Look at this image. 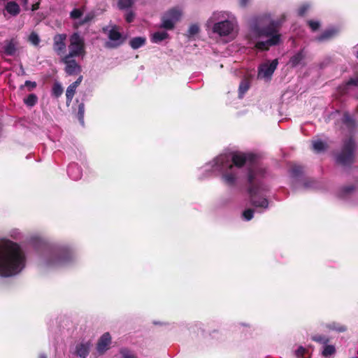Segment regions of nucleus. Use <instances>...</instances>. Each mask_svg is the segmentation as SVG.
Returning a JSON list of instances; mask_svg holds the SVG:
<instances>
[{
	"label": "nucleus",
	"mask_w": 358,
	"mask_h": 358,
	"mask_svg": "<svg viewBox=\"0 0 358 358\" xmlns=\"http://www.w3.org/2000/svg\"><path fill=\"white\" fill-rule=\"evenodd\" d=\"M111 336L108 332L104 333L98 340L96 350L99 355H103L110 347Z\"/></svg>",
	"instance_id": "12"
},
{
	"label": "nucleus",
	"mask_w": 358,
	"mask_h": 358,
	"mask_svg": "<svg viewBox=\"0 0 358 358\" xmlns=\"http://www.w3.org/2000/svg\"><path fill=\"white\" fill-rule=\"evenodd\" d=\"M312 340L321 343V344H327L329 342V338L323 335H315L312 337Z\"/></svg>",
	"instance_id": "33"
},
{
	"label": "nucleus",
	"mask_w": 358,
	"mask_h": 358,
	"mask_svg": "<svg viewBox=\"0 0 358 358\" xmlns=\"http://www.w3.org/2000/svg\"><path fill=\"white\" fill-rule=\"evenodd\" d=\"M120 353L123 358H137V357L128 348H124L120 350Z\"/></svg>",
	"instance_id": "35"
},
{
	"label": "nucleus",
	"mask_w": 358,
	"mask_h": 358,
	"mask_svg": "<svg viewBox=\"0 0 358 358\" xmlns=\"http://www.w3.org/2000/svg\"><path fill=\"white\" fill-rule=\"evenodd\" d=\"M29 41L34 45H38L40 43L39 36L35 32H32L30 34L29 36Z\"/></svg>",
	"instance_id": "38"
},
{
	"label": "nucleus",
	"mask_w": 358,
	"mask_h": 358,
	"mask_svg": "<svg viewBox=\"0 0 358 358\" xmlns=\"http://www.w3.org/2000/svg\"><path fill=\"white\" fill-rule=\"evenodd\" d=\"M358 79L351 78L347 82V85H357Z\"/></svg>",
	"instance_id": "48"
},
{
	"label": "nucleus",
	"mask_w": 358,
	"mask_h": 358,
	"mask_svg": "<svg viewBox=\"0 0 358 358\" xmlns=\"http://www.w3.org/2000/svg\"><path fill=\"white\" fill-rule=\"evenodd\" d=\"M3 51L6 55L13 56L15 55L16 47L13 40H10L3 46Z\"/></svg>",
	"instance_id": "22"
},
{
	"label": "nucleus",
	"mask_w": 358,
	"mask_h": 358,
	"mask_svg": "<svg viewBox=\"0 0 358 358\" xmlns=\"http://www.w3.org/2000/svg\"><path fill=\"white\" fill-rule=\"evenodd\" d=\"M305 59V54L303 50L294 54L289 60V64L292 67H296Z\"/></svg>",
	"instance_id": "14"
},
{
	"label": "nucleus",
	"mask_w": 358,
	"mask_h": 358,
	"mask_svg": "<svg viewBox=\"0 0 358 358\" xmlns=\"http://www.w3.org/2000/svg\"><path fill=\"white\" fill-rule=\"evenodd\" d=\"M357 58H358V52H357Z\"/></svg>",
	"instance_id": "57"
},
{
	"label": "nucleus",
	"mask_w": 358,
	"mask_h": 358,
	"mask_svg": "<svg viewBox=\"0 0 358 358\" xmlns=\"http://www.w3.org/2000/svg\"><path fill=\"white\" fill-rule=\"evenodd\" d=\"M335 352L336 348L334 345L325 344L322 355L323 357H327L335 354Z\"/></svg>",
	"instance_id": "31"
},
{
	"label": "nucleus",
	"mask_w": 358,
	"mask_h": 358,
	"mask_svg": "<svg viewBox=\"0 0 358 358\" xmlns=\"http://www.w3.org/2000/svg\"><path fill=\"white\" fill-rule=\"evenodd\" d=\"M66 34H57L53 38V49L57 55L64 53L66 50Z\"/></svg>",
	"instance_id": "11"
},
{
	"label": "nucleus",
	"mask_w": 358,
	"mask_h": 358,
	"mask_svg": "<svg viewBox=\"0 0 358 358\" xmlns=\"http://www.w3.org/2000/svg\"><path fill=\"white\" fill-rule=\"evenodd\" d=\"M23 3H24V5H27L28 3V0H24Z\"/></svg>",
	"instance_id": "53"
},
{
	"label": "nucleus",
	"mask_w": 358,
	"mask_h": 358,
	"mask_svg": "<svg viewBox=\"0 0 358 358\" xmlns=\"http://www.w3.org/2000/svg\"><path fill=\"white\" fill-rule=\"evenodd\" d=\"M248 1H249V0H241V1H240L241 6L243 7L246 6Z\"/></svg>",
	"instance_id": "50"
},
{
	"label": "nucleus",
	"mask_w": 358,
	"mask_h": 358,
	"mask_svg": "<svg viewBox=\"0 0 358 358\" xmlns=\"http://www.w3.org/2000/svg\"><path fill=\"white\" fill-rule=\"evenodd\" d=\"M278 64L277 59L272 60L269 64L265 63L259 67L258 78H271Z\"/></svg>",
	"instance_id": "9"
},
{
	"label": "nucleus",
	"mask_w": 358,
	"mask_h": 358,
	"mask_svg": "<svg viewBox=\"0 0 358 358\" xmlns=\"http://www.w3.org/2000/svg\"><path fill=\"white\" fill-rule=\"evenodd\" d=\"M108 37L111 41L106 43L105 47L108 48H116L122 45L124 41L122 34L118 31L115 27H113L109 31Z\"/></svg>",
	"instance_id": "8"
},
{
	"label": "nucleus",
	"mask_w": 358,
	"mask_h": 358,
	"mask_svg": "<svg viewBox=\"0 0 358 358\" xmlns=\"http://www.w3.org/2000/svg\"><path fill=\"white\" fill-rule=\"evenodd\" d=\"M231 162L226 155L219 156L216 159V164H220L222 169L226 166L229 170H233L234 166L242 168L248 164V192L250 203L255 207L266 208L268 206V200L262 197L257 199L261 192L266 190L263 182L267 172L266 168L257 162V156L252 153L234 152L232 154Z\"/></svg>",
	"instance_id": "1"
},
{
	"label": "nucleus",
	"mask_w": 358,
	"mask_h": 358,
	"mask_svg": "<svg viewBox=\"0 0 358 358\" xmlns=\"http://www.w3.org/2000/svg\"><path fill=\"white\" fill-rule=\"evenodd\" d=\"M169 37V34L166 31H157L154 33L151 38V41L155 43H159Z\"/></svg>",
	"instance_id": "21"
},
{
	"label": "nucleus",
	"mask_w": 358,
	"mask_h": 358,
	"mask_svg": "<svg viewBox=\"0 0 358 358\" xmlns=\"http://www.w3.org/2000/svg\"><path fill=\"white\" fill-rule=\"evenodd\" d=\"M175 22L165 14L162 17L161 28L172 30L174 28Z\"/></svg>",
	"instance_id": "20"
},
{
	"label": "nucleus",
	"mask_w": 358,
	"mask_h": 358,
	"mask_svg": "<svg viewBox=\"0 0 358 358\" xmlns=\"http://www.w3.org/2000/svg\"><path fill=\"white\" fill-rule=\"evenodd\" d=\"M69 52L68 55L79 57L85 54V41L79 34L73 33L70 37Z\"/></svg>",
	"instance_id": "5"
},
{
	"label": "nucleus",
	"mask_w": 358,
	"mask_h": 358,
	"mask_svg": "<svg viewBox=\"0 0 358 358\" xmlns=\"http://www.w3.org/2000/svg\"><path fill=\"white\" fill-rule=\"evenodd\" d=\"M306 349L302 347V346H300L296 351V357H303L306 353Z\"/></svg>",
	"instance_id": "45"
},
{
	"label": "nucleus",
	"mask_w": 358,
	"mask_h": 358,
	"mask_svg": "<svg viewBox=\"0 0 358 358\" xmlns=\"http://www.w3.org/2000/svg\"><path fill=\"white\" fill-rule=\"evenodd\" d=\"M24 86L28 88L29 91H31L36 87L37 84L35 81L26 80Z\"/></svg>",
	"instance_id": "43"
},
{
	"label": "nucleus",
	"mask_w": 358,
	"mask_h": 358,
	"mask_svg": "<svg viewBox=\"0 0 358 358\" xmlns=\"http://www.w3.org/2000/svg\"><path fill=\"white\" fill-rule=\"evenodd\" d=\"M90 352V344L88 343H80L76 346V353L78 356L82 358H86L89 355Z\"/></svg>",
	"instance_id": "18"
},
{
	"label": "nucleus",
	"mask_w": 358,
	"mask_h": 358,
	"mask_svg": "<svg viewBox=\"0 0 358 358\" xmlns=\"http://www.w3.org/2000/svg\"><path fill=\"white\" fill-rule=\"evenodd\" d=\"M74 169H76L77 171H79V167L78 166L77 164H71V166H69V168H68V173H69V174L71 175L72 171Z\"/></svg>",
	"instance_id": "46"
},
{
	"label": "nucleus",
	"mask_w": 358,
	"mask_h": 358,
	"mask_svg": "<svg viewBox=\"0 0 358 358\" xmlns=\"http://www.w3.org/2000/svg\"><path fill=\"white\" fill-rule=\"evenodd\" d=\"M217 168L220 171L222 172V179L229 186H234L236 184L237 180L236 173L232 170H229L227 167L224 166L222 169V165L220 164H216Z\"/></svg>",
	"instance_id": "10"
},
{
	"label": "nucleus",
	"mask_w": 358,
	"mask_h": 358,
	"mask_svg": "<svg viewBox=\"0 0 358 358\" xmlns=\"http://www.w3.org/2000/svg\"><path fill=\"white\" fill-rule=\"evenodd\" d=\"M234 28V23L228 20L215 22L213 25V31L220 36H229Z\"/></svg>",
	"instance_id": "7"
},
{
	"label": "nucleus",
	"mask_w": 358,
	"mask_h": 358,
	"mask_svg": "<svg viewBox=\"0 0 358 358\" xmlns=\"http://www.w3.org/2000/svg\"><path fill=\"white\" fill-rule=\"evenodd\" d=\"M56 259L54 260V264H62L70 261L72 258V252L67 248L59 249L55 254Z\"/></svg>",
	"instance_id": "13"
},
{
	"label": "nucleus",
	"mask_w": 358,
	"mask_h": 358,
	"mask_svg": "<svg viewBox=\"0 0 358 358\" xmlns=\"http://www.w3.org/2000/svg\"><path fill=\"white\" fill-rule=\"evenodd\" d=\"M77 87H75L71 84L67 87L66 91V105L69 106L72 101V99L74 96Z\"/></svg>",
	"instance_id": "25"
},
{
	"label": "nucleus",
	"mask_w": 358,
	"mask_h": 358,
	"mask_svg": "<svg viewBox=\"0 0 358 358\" xmlns=\"http://www.w3.org/2000/svg\"><path fill=\"white\" fill-rule=\"evenodd\" d=\"M304 185H305V187H309V185H308V183H306V182L304 184Z\"/></svg>",
	"instance_id": "55"
},
{
	"label": "nucleus",
	"mask_w": 358,
	"mask_h": 358,
	"mask_svg": "<svg viewBox=\"0 0 358 358\" xmlns=\"http://www.w3.org/2000/svg\"><path fill=\"white\" fill-rule=\"evenodd\" d=\"M327 327L330 330L335 331L338 333H342L347 331L346 326L337 322L329 324Z\"/></svg>",
	"instance_id": "28"
},
{
	"label": "nucleus",
	"mask_w": 358,
	"mask_h": 358,
	"mask_svg": "<svg viewBox=\"0 0 358 358\" xmlns=\"http://www.w3.org/2000/svg\"><path fill=\"white\" fill-rule=\"evenodd\" d=\"M73 57H75L66 55L62 59V62L65 64L64 71L69 76L78 75L82 71L80 65L77 63Z\"/></svg>",
	"instance_id": "6"
},
{
	"label": "nucleus",
	"mask_w": 358,
	"mask_h": 358,
	"mask_svg": "<svg viewBox=\"0 0 358 358\" xmlns=\"http://www.w3.org/2000/svg\"><path fill=\"white\" fill-rule=\"evenodd\" d=\"M38 102V96L35 94H30L24 99V103L29 107L34 106Z\"/></svg>",
	"instance_id": "27"
},
{
	"label": "nucleus",
	"mask_w": 358,
	"mask_h": 358,
	"mask_svg": "<svg viewBox=\"0 0 358 358\" xmlns=\"http://www.w3.org/2000/svg\"><path fill=\"white\" fill-rule=\"evenodd\" d=\"M84 114H85V104L83 103H80L78 105L77 117L80 122V124H84Z\"/></svg>",
	"instance_id": "32"
},
{
	"label": "nucleus",
	"mask_w": 358,
	"mask_h": 358,
	"mask_svg": "<svg viewBox=\"0 0 358 358\" xmlns=\"http://www.w3.org/2000/svg\"><path fill=\"white\" fill-rule=\"evenodd\" d=\"M254 212H255L254 210L252 208H248V209L245 210L243 212V218L247 221L251 220L254 216Z\"/></svg>",
	"instance_id": "37"
},
{
	"label": "nucleus",
	"mask_w": 358,
	"mask_h": 358,
	"mask_svg": "<svg viewBox=\"0 0 358 358\" xmlns=\"http://www.w3.org/2000/svg\"><path fill=\"white\" fill-rule=\"evenodd\" d=\"M79 178V176L74 178L75 180H77Z\"/></svg>",
	"instance_id": "56"
},
{
	"label": "nucleus",
	"mask_w": 358,
	"mask_h": 358,
	"mask_svg": "<svg viewBox=\"0 0 358 358\" xmlns=\"http://www.w3.org/2000/svg\"><path fill=\"white\" fill-rule=\"evenodd\" d=\"M87 21H88V19H87V18H85V20L83 22V23H82V24H83V23L86 22H87Z\"/></svg>",
	"instance_id": "54"
},
{
	"label": "nucleus",
	"mask_w": 358,
	"mask_h": 358,
	"mask_svg": "<svg viewBox=\"0 0 358 358\" xmlns=\"http://www.w3.org/2000/svg\"><path fill=\"white\" fill-rule=\"evenodd\" d=\"M82 80L83 76H80L75 82L71 83V85H73L75 87H78L79 85L81 83Z\"/></svg>",
	"instance_id": "47"
},
{
	"label": "nucleus",
	"mask_w": 358,
	"mask_h": 358,
	"mask_svg": "<svg viewBox=\"0 0 358 358\" xmlns=\"http://www.w3.org/2000/svg\"><path fill=\"white\" fill-rule=\"evenodd\" d=\"M26 257L20 246L12 241L0 239V275L10 277L25 266Z\"/></svg>",
	"instance_id": "2"
},
{
	"label": "nucleus",
	"mask_w": 358,
	"mask_h": 358,
	"mask_svg": "<svg viewBox=\"0 0 358 358\" xmlns=\"http://www.w3.org/2000/svg\"><path fill=\"white\" fill-rule=\"evenodd\" d=\"M146 43V38L142 36H137L129 41V45L132 49L136 50L143 46Z\"/></svg>",
	"instance_id": "19"
},
{
	"label": "nucleus",
	"mask_w": 358,
	"mask_h": 358,
	"mask_svg": "<svg viewBox=\"0 0 358 358\" xmlns=\"http://www.w3.org/2000/svg\"><path fill=\"white\" fill-rule=\"evenodd\" d=\"M199 31V27L197 24H194L190 25L188 29V33L189 36H194L196 34H198Z\"/></svg>",
	"instance_id": "41"
},
{
	"label": "nucleus",
	"mask_w": 358,
	"mask_h": 358,
	"mask_svg": "<svg viewBox=\"0 0 358 358\" xmlns=\"http://www.w3.org/2000/svg\"><path fill=\"white\" fill-rule=\"evenodd\" d=\"M285 19V14L276 20H272L269 15H264L259 17L257 24L253 27L254 32L259 37L266 36L269 38L266 41L256 43L255 47L264 51L268 50L271 46L279 44L281 37L279 29Z\"/></svg>",
	"instance_id": "3"
},
{
	"label": "nucleus",
	"mask_w": 358,
	"mask_h": 358,
	"mask_svg": "<svg viewBox=\"0 0 358 358\" xmlns=\"http://www.w3.org/2000/svg\"><path fill=\"white\" fill-rule=\"evenodd\" d=\"M354 189H355V187L353 185H348V186L343 187L339 193V196H340V197L344 198L348 194L354 191Z\"/></svg>",
	"instance_id": "34"
},
{
	"label": "nucleus",
	"mask_w": 358,
	"mask_h": 358,
	"mask_svg": "<svg viewBox=\"0 0 358 358\" xmlns=\"http://www.w3.org/2000/svg\"><path fill=\"white\" fill-rule=\"evenodd\" d=\"M248 89H249L248 83L245 80L241 81L239 85V92L241 94H244L248 90Z\"/></svg>",
	"instance_id": "40"
},
{
	"label": "nucleus",
	"mask_w": 358,
	"mask_h": 358,
	"mask_svg": "<svg viewBox=\"0 0 358 358\" xmlns=\"http://www.w3.org/2000/svg\"><path fill=\"white\" fill-rule=\"evenodd\" d=\"M39 6H40L39 1L34 3L31 6V10L35 11V10H38L39 8Z\"/></svg>",
	"instance_id": "49"
},
{
	"label": "nucleus",
	"mask_w": 358,
	"mask_h": 358,
	"mask_svg": "<svg viewBox=\"0 0 358 358\" xmlns=\"http://www.w3.org/2000/svg\"><path fill=\"white\" fill-rule=\"evenodd\" d=\"M38 358H47V356L42 353L38 355Z\"/></svg>",
	"instance_id": "52"
},
{
	"label": "nucleus",
	"mask_w": 358,
	"mask_h": 358,
	"mask_svg": "<svg viewBox=\"0 0 358 358\" xmlns=\"http://www.w3.org/2000/svg\"><path fill=\"white\" fill-rule=\"evenodd\" d=\"M290 174L293 178H298L303 173V168L300 165H293L289 170Z\"/></svg>",
	"instance_id": "26"
},
{
	"label": "nucleus",
	"mask_w": 358,
	"mask_h": 358,
	"mask_svg": "<svg viewBox=\"0 0 358 358\" xmlns=\"http://www.w3.org/2000/svg\"><path fill=\"white\" fill-rule=\"evenodd\" d=\"M308 5H302L298 9V12H297L298 13V15L300 16V17L304 16V15L306 14V13L308 10Z\"/></svg>",
	"instance_id": "44"
},
{
	"label": "nucleus",
	"mask_w": 358,
	"mask_h": 358,
	"mask_svg": "<svg viewBox=\"0 0 358 358\" xmlns=\"http://www.w3.org/2000/svg\"><path fill=\"white\" fill-rule=\"evenodd\" d=\"M338 33L336 29H329L323 31L319 36L317 37V41L322 42L324 41L329 40L334 38Z\"/></svg>",
	"instance_id": "16"
},
{
	"label": "nucleus",
	"mask_w": 358,
	"mask_h": 358,
	"mask_svg": "<svg viewBox=\"0 0 358 358\" xmlns=\"http://www.w3.org/2000/svg\"><path fill=\"white\" fill-rule=\"evenodd\" d=\"M63 87L59 83H55L53 84L52 88V95L56 98L60 96L63 93Z\"/></svg>",
	"instance_id": "30"
},
{
	"label": "nucleus",
	"mask_w": 358,
	"mask_h": 358,
	"mask_svg": "<svg viewBox=\"0 0 358 358\" xmlns=\"http://www.w3.org/2000/svg\"><path fill=\"white\" fill-rule=\"evenodd\" d=\"M342 122L350 131H352L356 127L355 119L348 112H345L343 113Z\"/></svg>",
	"instance_id": "17"
},
{
	"label": "nucleus",
	"mask_w": 358,
	"mask_h": 358,
	"mask_svg": "<svg viewBox=\"0 0 358 358\" xmlns=\"http://www.w3.org/2000/svg\"><path fill=\"white\" fill-rule=\"evenodd\" d=\"M5 10L13 16H17L20 13V6L13 1L6 3Z\"/></svg>",
	"instance_id": "15"
},
{
	"label": "nucleus",
	"mask_w": 358,
	"mask_h": 358,
	"mask_svg": "<svg viewBox=\"0 0 358 358\" xmlns=\"http://www.w3.org/2000/svg\"><path fill=\"white\" fill-rule=\"evenodd\" d=\"M307 24L313 31H317L320 27V23L318 21L310 20H308Z\"/></svg>",
	"instance_id": "39"
},
{
	"label": "nucleus",
	"mask_w": 358,
	"mask_h": 358,
	"mask_svg": "<svg viewBox=\"0 0 358 358\" xmlns=\"http://www.w3.org/2000/svg\"><path fill=\"white\" fill-rule=\"evenodd\" d=\"M353 358H357V357H353Z\"/></svg>",
	"instance_id": "58"
},
{
	"label": "nucleus",
	"mask_w": 358,
	"mask_h": 358,
	"mask_svg": "<svg viewBox=\"0 0 358 358\" xmlns=\"http://www.w3.org/2000/svg\"><path fill=\"white\" fill-rule=\"evenodd\" d=\"M214 22V17H211L208 21H207V25L208 27L210 26V24Z\"/></svg>",
	"instance_id": "51"
},
{
	"label": "nucleus",
	"mask_w": 358,
	"mask_h": 358,
	"mask_svg": "<svg viewBox=\"0 0 358 358\" xmlns=\"http://www.w3.org/2000/svg\"><path fill=\"white\" fill-rule=\"evenodd\" d=\"M327 148V144L321 140H317L313 142V150L317 153H320L324 151Z\"/></svg>",
	"instance_id": "23"
},
{
	"label": "nucleus",
	"mask_w": 358,
	"mask_h": 358,
	"mask_svg": "<svg viewBox=\"0 0 358 358\" xmlns=\"http://www.w3.org/2000/svg\"><path fill=\"white\" fill-rule=\"evenodd\" d=\"M166 15H167L171 20H172L175 23L180 20V17L181 16V12L176 9V8H172L168 10L166 13Z\"/></svg>",
	"instance_id": "24"
},
{
	"label": "nucleus",
	"mask_w": 358,
	"mask_h": 358,
	"mask_svg": "<svg viewBox=\"0 0 358 358\" xmlns=\"http://www.w3.org/2000/svg\"><path fill=\"white\" fill-rule=\"evenodd\" d=\"M356 143L351 136L345 139L340 153L336 155V162L342 166H350L355 162Z\"/></svg>",
	"instance_id": "4"
},
{
	"label": "nucleus",
	"mask_w": 358,
	"mask_h": 358,
	"mask_svg": "<svg viewBox=\"0 0 358 358\" xmlns=\"http://www.w3.org/2000/svg\"><path fill=\"white\" fill-rule=\"evenodd\" d=\"M83 15V10L79 8H74L70 13V17L73 20L80 18Z\"/></svg>",
	"instance_id": "36"
},
{
	"label": "nucleus",
	"mask_w": 358,
	"mask_h": 358,
	"mask_svg": "<svg viewBox=\"0 0 358 358\" xmlns=\"http://www.w3.org/2000/svg\"><path fill=\"white\" fill-rule=\"evenodd\" d=\"M135 17V13L132 10L128 11L125 15V20L128 23H131L134 21Z\"/></svg>",
	"instance_id": "42"
},
{
	"label": "nucleus",
	"mask_w": 358,
	"mask_h": 358,
	"mask_svg": "<svg viewBox=\"0 0 358 358\" xmlns=\"http://www.w3.org/2000/svg\"><path fill=\"white\" fill-rule=\"evenodd\" d=\"M135 3V0H118L117 6L120 10L130 8Z\"/></svg>",
	"instance_id": "29"
}]
</instances>
